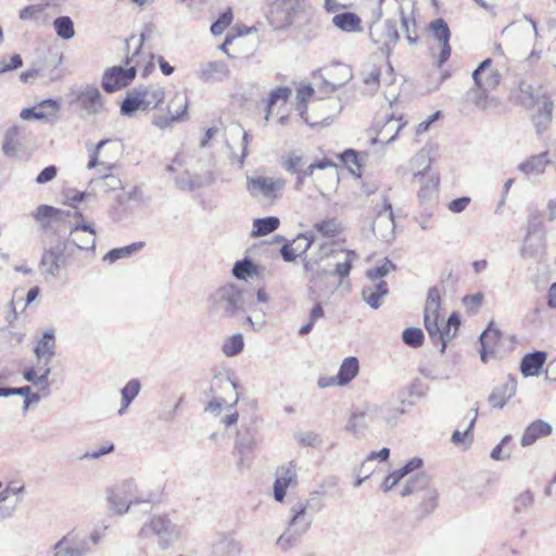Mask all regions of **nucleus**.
<instances>
[{
  "instance_id": "f257e3e1",
  "label": "nucleus",
  "mask_w": 556,
  "mask_h": 556,
  "mask_svg": "<svg viewBox=\"0 0 556 556\" xmlns=\"http://www.w3.org/2000/svg\"><path fill=\"white\" fill-rule=\"evenodd\" d=\"M153 500V494L142 492L132 478L124 479L106 490L109 510L117 516L132 511L138 505L150 508Z\"/></svg>"
},
{
  "instance_id": "f03ea898",
  "label": "nucleus",
  "mask_w": 556,
  "mask_h": 556,
  "mask_svg": "<svg viewBox=\"0 0 556 556\" xmlns=\"http://www.w3.org/2000/svg\"><path fill=\"white\" fill-rule=\"evenodd\" d=\"M243 311V291L233 283L217 288L208 298V312L213 316L232 318Z\"/></svg>"
},
{
  "instance_id": "7ed1b4c3",
  "label": "nucleus",
  "mask_w": 556,
  "mask_h": 556,
  "mask_svg": "<svg viewBox=\"0 0 556 556\" xmlns=\"http://www.w3.org/2000/svg\"><path fill=\"white\" fill-rule=\"evenodd\" d=\"M165 99V89L159 85L138 86L131 89L121 104L124 116H132L138 111L156 109Z\"/></svg>"
},
{
  "instance_id": "20e7f679",
  "label": "nucleus",
  "mask_w": 556,
  "mask_h": 556,
  "mask_svg": "<svg viewBox=\"0 0 556 556\" xmlns=\"http://www.w3.org/2000/svg\"><path fill=\"white\" fill-rule=\"evenodd\" d=\"M74 254L70 243L59 238L51 239L43 245L39 263L41 274L46 278H59L61 269L67 265L68 258Z\"/></svg>"
},
{
  "instance_id": "39448f33",
  "label": "nucleus",
  "mask_w": 556,
  "mask_h": 556,
  "mask_svg": "<svg viewBox=\"0 0 556 556\" xmlns=\"http://www.w3.org/2000/svg\"><path fill=\"white\" fill-rule=\"evenodd\" d=\"M286 184L283 177L252 176L247 178V191L262 205L273 206L282 198Z\"/></svg>"
},
{
  "instance_id": "423d86ee",
  "label": "nucleus",
  "mask_w": 556,
  "mask_h": 556,
  "mask_svg": "<svg viewBox=\"0 0 556 556\" xmlns=\"http://www.w3.org/2000/svg\"><path fill=\"white\" fill-rule=\"evenodd\" d=\"M413 165L417 167L414 180L419 185L418 197L420 200H431L437 197L439 177L431 172V160L427 152L420 151L413 159Z\"/></svg>"
},
{
  "instance_id": "0eeeda50",
  "label": "nucleus",
  "mask_w": 556,
  "mask_h": 556,
  "mask_svg": "<svg viewBox=\"0 0 556 556\" xmlns=\"http://www.w3.org/2000/svg\"><path fill=\"white\" fill-rule=\"evenodd\" d=\"M179 528L166 515H155L144 522L138 532L141 540L156 536L163 546L169 545L179 536Z\"/></svg>"
},
{
  "instance_id": "6e6552de",
  "label": "nucleus",
  "mask_w": 556,
  "mask_h": 556,
  "mask_svg": "<svg viewBox=\"0 0 556 556\" xmlns=\"http://www.w3.org/2000/svg\"><path fill=\"white\" fill-rule=\"evenodd\" d=\"M346 430L353 434H362L365 430L383 433L379 405H366L362 410L353 413L346 424Z\"/></svg>"
},
{
  "instance_id": "1a4fd4ad",
  "label": "nucleus",
  "mask_w": 556,
  "mask_h": 556,
  "mask_svg": "<svg viewBox=\"0 0 556 556\" xmlns=\"http://www.w3.org/2000/svg\"><path fill=\"white\" fill-rule=\"evenodd\" d=\"M429 29L432 36L430 51L432 56L437 59L438 66L441 67L451 55V31L448 25L442 18L431 22Z\"/></svg>"
},
{
  "instance_id": "9d476101",
  "label": "nucleus",
  "mask_w": 556,
  "mask_h": 556,
  "mask_svg": "<svg viewBox=\"0 0 556 556\" xmlns=\"http://www.w3.org/2000/svg\"><path fill=\"white\" fill-rule=\"evenodd\" d=\"M89 549L86 536L71 531L54 544L53 556H86Z\"/></svg>"
},
{
  "instance_id": "9b49d317",
  "label": "nucleus",
  "mask_w": 556,
  "mask_h": 556,
  "mask_svg": "<svg viewBox=\"0 0 556 556\" xmlns=\"http://www.w3.org/2000/svg\"><path fill=\"white\" fill-rule=\"evenodd\" d=\"M439 313L440 295L438 290L431 289L428 292L424 311V324L431 341L442 339V334L440 333Z\"/></svg>"
},
{
  "instance_id": "f8f14e48",
  "label": "nucleus",
  "mask_w": 556,
  "mask_h": 556,
  "mask_svg": "<svg viewBox=\"0 0 556 556\" xmlns=\"http://www.w3.org/2000/svg\"><path fill=\"white\" fill-rule=\"evenodd\" d=\"M395 21L384 20L383 23L372 21L369 35L371 40L381 46V49L390 50L395 46L400 36Z\"/></svg>"
},
{
  "instance_id": "ddd939ff",
  "label": "nucleus",
  "mask_w": 556,
  "mask_h": 556,
  "mask_svg": "<svg viewBox=\"0 0 556 556\" xmlns=\"http://www.w3.org/2000/svg\"><path fill=\"white\" fill-rule=\"evenodd\" d=\"M293 0H265V16L268 23L279 29L290 24Z\"/></svg>"
},
{
  "instance_id": "4468645a",
  "label": "nucleus",
  "mask_w": 556,
  "mask_h": 556,
  "mask_svg": "<svg viewBox=\"0 0 556 556\" xmlns=\"http://www.w3.org/2000/svg\"><path fill=\"white\" fill-rule=\"evenodd\" d=\"M135 77L132 67L113 66L104 72L102 87L106 92L112 93L127 87Z\"/></svg>"
},
{
  "instance_id": "2eb2a0df",
  "label": "nucleus",
  "mask_w": 556,
  "mask_h": 556,
  "mask_svg": "<svg viewBox=\"0 0 556 556\" xmlns=\"http://www.w3.org/2000/svg\"><path fill=\"white\" fill-rule=\"evenodd\" d=\"M144 39L146 35L142 33L136 51L131 55L127 56L125 61L126 66L134 68L135 75L137 72H140L142 77L149 76L155 66L154 55L150 51H146L143 49Z\"/></svg>"
},
{
  "instance_id": "dca6fc26",
  "label": "nucleus",
  "mask_w": 556,
  "mask_h": 556,
  "mask_svg": "<svg viewBox=\"0 0 556 556\" xmlns=\"http://www.w3.org/2000/svg\"><path fill=\"white\" fill-rule=\"evenodd\" d=\"M298 484V473L295 465L290 463L288 466H281L277 469L276 480L274 483V498L282 503L289 486Z\"/></svg>"
},
{
  "instance_id": "f3484780",
  "label": "nucleus",
  "mask_w": 556,
  "mask_h": 556,
  "mask_svg": "<svg viewBox=\"0 0 556 556\" xmlns=\"http://www.w3.org/2000/svg\"><path fill=\"white\" fill-rule=\"evenodd\" d=\"M308 501H299L290 508L288 526L303 535L311 529L313 518L307 514Z\"/></svg>"
},
{
  "instance_id": "a211bd4d",
  "label": "nucleus",
  "mask_w": 556,
  "mask_h": 556,
  "mask_svg": "<svg viewBox=\"0 0 556 556\" xmlns=\"http://www.w3.org/2000/svg\"><path fill=\"white\" fill-rule=\"evenodd\" d=\"M472 79L476 86L494 90L500 84L501 75L492 67V60L485 59L473 71Z\"/></svg>"
},
{
  "instance_id": "6ab92c4d",
  "label": "nucleus",
  "mask_w": 556,
  "mask_h": 556,
  "mask_svg": "<svg viewBox=\"0 0 556 556\" xmlns=\"http://www.w3.org/2000/svg\"><path fill=\"white\" fill-rule=\"evenodd\" d=\"M76 100L88 114H99L103 110V100L96 86H85L77 94Z\"/></svg>"
},
{
  "instance_id": "aec40b11",
  "label": "nucleus",
  "mask_w": 556,
  "mask_h": 556,
  "mask_svg": "<svg viewBox=\"0 0 556 556\" xmlns=\"http://www.w3.org/2000/svg\"><path fill=\"white\" fill-rule=\"evenodd\" d=\"M480 358L482 363H488L491 357L497 354V343L501 340V332L493 326V323L480 334Z\"/></svg>"
},
{
  "instance_id": "412c9836",
  "label": "nucleus",
  "mask_w": 556,
  "mask_h": 556,
  "mask_svg": "<svg viewBox=\"0 0 556 556\" xmlns=\"http://www.w3.org/2000/svg\"><path fill=\"white\" fill-rule=\"evenodd\" d=\"M70 249L91 250L96 248V232L89 225H76L71 231Z\"/></svg>"
},
{
  "instance_id": "4be33fe9",
  "label": "nucleus",
  "mask_w": 556,
  "mask_h": 556,
  "mask_svg": "<svg viewBox=\"0 0 556 556\" xmlns=\"http://www.w3.org/2000/svg\"><path fill=\"white\" fill-rule=\"evenodd\" d=\"M214 179V175L211 172L204 174L185 172L176 178V186L184 191H193L212 185Z\"/></svg>"
},
{
  "instance_id": "5701e85b",
  "label": "nucleus",
  "mask_w": 556,
  "mask_h": 556,
  "mask_svg": "<svg viewBox=\"0 0 556 556\" xmlns=\"http://www.w3.org/2000/svg\"><path fill=\"white\" fill-rule=\"evenodd\" d=\"M517 390V379L508 376L505 383L496 387L489 395V403L494 408H503L506 402L511 399Z\"/></svg>"
},
{
  "instance_id": "b1692460",
  "label": "nucleus",
  "mask_w": 556,
  "mask_h": 556,
  "mask_svg": "<svg viewBox=\"0 0 556 556\" xmlns=\"http://www.w3.org/2000/svg\"><path fill=\"white\" fill-rule=\"evenodd\" d=\"M553 428L549 422L543 419L532 421L525 430L520 444L523 447L534 444L539 439L547 437L552 433Z\"/></svg>"
},
{
  "instance_id": "393cba45",
  "label": "nucleus",
  "mask_w": 556,
  "mask_h": 556,
  "mask_svg": "<svg viewBox=\"0 0 556 556\" xmlns=\"http://www.w3.org/2000/svg\"><path fill=\"white\" fill-rule=\"evenodd\" d=\"M230 71L223 61H212L201 64L198 75L203 81H222L229 77Z\"/></svg>"
},
{
  "instance_id": "a878e982",
  "label": "nucleus",
  "mask_w": 556,
  "mask_h": 556,
  "mask_svg": "<svg viewBox=\"0 0 556 556\" xmlns=\"http://www.w3.org/2000/svg\"><path fill=\"white\" fill-rule=\"evenodd\" d=\"M371 230L377 238L390 242L395 236V223L393 213L374 216Z\"/></svg>"
},
{
  "instance_id": "bb28decb",
  "label": "nucleus",
  "mask_w": 556,
  "mask_h": 556,
  "mask_svg": "<svg viewBox=\"0 0 556 556\" xmlns=\"http://www.w3.org/2000/svg\"><path fill=\"white\" fill-rule=\"evenodd\" d=\"M350 77V72L345 66L336 65L326 68V75L320 74L326 92H333L343 86Z\"/></svg>"
},
{
  "instance_id": "cd10ccee",
  "label": "nucleus",
  "mask_w": 556,
  "mask_h": 556,
  "mask_svg": "<svg viewBox=\"0 0 556 556\" xmlns=\"http://www.w3.org/2000/svg\"><path fill=\"white\" fill-rule=\"evenodd\" d=\"M242 544L230 534H224L212 545L213 556H241Z\"/></svg>"
},
{
  "instance_id": "c85d7f7f",
  "label": "nucleus",
  "mask_w": 556,
  "mask_h": 556,
  "mask_svg": "<svg viewBox=\"0 0 556 556\" xmlns=\"http://www.w3.org/2000/svg\"><path fill=\"white\" fill-rule=\"evenodd\" d=\"M122 187V180L119 177L112 173H105L99 177L92 178L89 181V189L93 195L99 193H109L115 191Z\"/></svg>"
},
{
  "instance_id": "c756f323",
  "label": "nucleus",
  "mask_w": 556,
  "mask_h": 556,
  "mask_svg": "<svg viewBox=\"0 0 556 556\" xmlns=\"http://www.w3.org/2000/svg\"><path fill=\"white\" fill-rule=\"evenodd\" d=\"M546 353L542 351L526 354L520 363V371L522 376L526 378L539 376L546 362Z\"/></svg>"
},
{
  "instance_id": "7c9ffc66",
  "label": "nucleus",
  "mask_w": 556,
  "mask_h": 556,
  "mask_svg": "<svg viewBox=\"0 0 556 556\" xmlns=\"http://www.w3.org/2000/svg\"><path fill=\"white\" fill-rule=\"evenodd\" d=\"M382 17L395 22L400 18L403 25L407 24V21L403 16V10L399 0H379L378 10L375 13L374 21L380 22Z\"/></svg>"
},
{
  "instance_id": "2f4dec72",
  "label": "nucleus",
  "mask_w": 556,
  "mask_h": 556,
  "mask_svg": "<svg viewBox=\"0 0 556 556\" xmlns=\"http://www.w3.org/2000/svg\"><path fill=\"white\" fill-rule=\"evenodd\" d=\"M388 293L389 288L386 281L370 282L363 288L362 298L369 307L377 309L381 306V299Z\"/></svg>"
},
{
  "instance_id": "473e14b6",
  "label": "nucleus",
  "mask_w": 556,
  "mask_h": 556,
  "mask_svg": "<svg viewBox=\"0 0 556 556\" xmlns=\"http://www.w3.org/2000/svg\"><path fill=\"white\" fill-rule=\"evenodd\" d=\"M492 89L476 86L467 92L468 99L480 110L488 111L497 106V99L490 96Z\"/></svg>"
},
{
  "instance_id": "72a5a7b5",
  "label": "nucleus",
  "mask_w": 556,
  "mask_h": 556,
  "mask_svg": "<svg viewBox=\"0 0 556 556\" xmlns=\"http://www.w3.org/2000/svg\"><path fill=\"white\" fill-rule=\"evenodd\" d=\"M39 362H45V366H49L50 361L55 354V340L53 331H47L39 340L34 350Z\"/></svg>"
},
{
  "instance_id": "f704fd0d",
  "label": "nucleus",
  "mask_w": 556,
  "mask_h": 556,
  "mask_svg": "<svg viewBox=\"0 0 556 556\" xmlns=\"http://www.w3.org/2000/svg\"><path fill=\"white\" fill-rule=\"evenodd\" d=\"M232 275L239 280L258 279L262 276V268L245 257L235 263Z\"/></svg>"
},
{
  "instance_id": "c9c22d12",
  "label": "nucleus",
  "mask_w": 556,
  "mask_h": 556,
  "mask_svg": "<svg viewBox=\"0 0 556 556\" xmlns=\"http://www.w3.org/2000/svg\"><path fill=\"white\" fill-rule=\"evenodd\" d=\"M332 23L334 26H337L343 31L358 33L362 30L361 18L358 17V15L352 12H345L334 15L332 17Z\"/></svg>"
},
{
  "instance_id": "e433bc0d",
  "label": "nucleus",
  "mask_w": 556,
  "mask_h": 556,
  "mask_svg": "<svg viewBox=\"0 0 556 556\" xmlns=\"http://www.w3.org/2000/svg\"><path fill=\"white\" fill-rule=\"evenodd\" d=\"M359 371V362L354 356H349L343 359L337 374L338 379L342 382L343 387L348 386Z\"/></svg>"
},
{
  "instance_id": "4c0bfd02",
  "label": "nucleus",
  "mask_w": 556,
  "mask_h": 556,
  "mask_svg": "<svg viewBox=\"0 0 556 556\" xmlns=\"http://www.w3.org/2000/svg\"><path fill=\"white\" fill-rule=\"evenodd\" d=\"M21 132L22 128L15 125L5 131L2 143V151L5 155L15 156L17 154L21 147Z\"/></svg>"
},
{
  "instance_id": "58836bf2",
  "label": "nucleus",
  "mask_w": 556,
  "mask_h": 556,
  "mask_svg": "<svg viewBox=\"0 0 556 556\" xmlns=\"http://www.w3.org/2000/svg\"><path fill=\"white\" fill-rule=\"evenodd\" d=\"M280 220L276 216H268L263 218H255L253 220L252 237H262L269 235L278 229Z\"/></svg>"
},
{
  "instance_id": "ea45409f",
  "label": "nucleus",
  "mask_w": 556,
  "mask_h": 556,
  "mask_svg": "<svg viewBox=\"0 0 556 556\" xmlns=\"http://www.w3.org/2000/svg\"><path fill=\"white\" fill-rule=\"evenodd\" d=\"M547 163V153H541L519 164L518 169L526 175H539L544 172Z\"/></svg>"
},
{
  "instance_id": "a19ab883",
  "label": "nucleus",
  "mask_w": 556,
  "mask_h": 556,
  "mask_svg": "<svg viewBox=\"0 0 556 556\" xmlns=\"http://www.w3.org/2000/svg\"><path fill=\"white\" fill-rule=\"evenodd\" d=\"M37 110V119L45 122H54L59 118L60 104L58 101L48 99L35 105Z\"/></svg>"
},
{
  "instance_id": "79ce46f5",
  "label": "nucleus",
  "mask_w": 556,
  "mask_h": 556,
  "mask_svg": "<svg viewBox=\"0 0 556 556\" xmlns=\"http://www.w3.org/2000/svg\"><path fill=\"white\" fill-rule=\"evenodd\" d=\"M429 477L425 472H417L412 476L405 483L404 488L400 492L402 497L417 493L419 491L428 490Z\"/></svg>"
},
{
  "instance_id": "37998d69",
  "label": "nucleus",
  "mask_w": 556,
  "mask_h": 556,
  "mask_svg": "<svg viewBox=\"0 0 556 556\" xmlns=\"http://www.w3.org/2000/svg\"><path fill=\"white\" fill-rule=\"evenodd\" d=\"M510 97L515 102L527 108H530L535 103L533 88L526 81L520 83L517 88L513 89Z\"/></svg>"
},
{
  "instance_id": "c03bdc74",
  "label": "nucleus",
  "mask_w": 556,
  "mask_h": 556,
  "mask_svg": "<svg viewBox=\"0 0 556 556\" xmlns=\"http://www.w3.org/2000/svg\"><path fill=\"white\" fill-rule=\"evenodd\" d=\"M404 413L403 409L391 406H380V419L382 425V431L387 432L399 424L401 415Z\"/></svg>"
},
{
  "instance_id": "a18cd8bd",
  "label": "nucleus",
  "mask_w": 556,
  "mask_h": 556,
  "mask_svg": "<svg viewBox=\"0 0 556 556\" xmlns=\"http://www.w3.org/2000/svg\"><path fill=\"white\" fill-rule=\"evenodd\" d=\"M51 372V369L49 366H45V372L38 374L37 370L33 367L26 368L23 371L24 379L28 382L34 383L35 386H38L46 392V394H49V375Z\"/></svg>"
},
{
  "instance_id": "49530a36",
  "label": "nucleus",
  "mask_w": 556,
  "mask_h": 556,
  "mask_svg": "<svg viewBox=\"0 0 556 556\" xmlns=\"http://www.w3.org/2000/svg\"><path fill=\"white\" fill-rule=\"evenodd\" d=\"M169 114L179 115V121H185L188 117V98L184 92H177L170 99L167 105Z\"/></svg>"
},
{
  "instance_id": "de8ad7c7",
  "label": "nucleus",
  "mask_w": 556,
  "mask_h": 556,
  "mask_svg": "<svg viewBox=\"0 0 556 556\" xmlns=\"http://www.w3.org/2000/svg\"><path fill=\"white\" fill-rule=\"evenodd\" d=\"M140 389H141V383L138 379H131L125 384V387L121 391L122 407L118 409L119 415H123L124 412L128 408L130 403L139 394Z\"/></svg>"
},
{
  "instance_id": "09e8293b",
  "label": "nucleus",
  "mask_w": 556,
  "mask_h": 556,
  "mask_svg": "<svg viewBox=\"0 0 556 556\" xmlns=\"http://www.w3.org/2000/svg\"><path fill=\"white\" fill-rule=\"evenodd\" d=\"M478 416V408L473 409L472 417L464 431L456 429L452 434V442L456 445L468 446L472 442V428Z\"/></svg>"
},
{
  "instance_id": "8fccbe9b",
  "label": "nucleus",
  "mask_w": 556,
  "mask_h": 556,
  "mask_svg": "<svg viewBox=\"0 0 556 556\" xmlns=\"http://www.w3.org/2000/svg\"><path fill=\"white\" fill-rule=\"evenodd\" d=\"M249 309L251 313L247 315L245 320L250 328L254 331L262 330L267 323L265 311L258 307L256 303H252Z\"/></svg>"
},
{
  "instance_id": "3c124183",
  "label": "nucleus",
  "mask_w": 556,
  "mask_h": 556,
  "mask_svg": "<svg viewBox=\"0 0 556 556\" xmlns=\"http://www.w3.org/2000/svg\"><path fill=\"white\" fill-rule=\"evenodd\" d=\"M141 248H142L141 242L132 243L130 245H126V247H122V248H116V249L109 251L104 255L103 260L109 263H114L118 260L127 258V257L131 256L134 253L139 251Z\"/></svg>"
},
{
  "instance_id": "603ef678",
  "label": "nucleus",
  "mask_w": 556,
  "mask_h": 556,
  "mask_svg": "<svg viewBox=\"0 0 556 556\" xmlns=\"http://www.w3.org/2000/svg\"><path fill=\"white\" fill-rule=\"evenodd\" d=\"M314 89L311 85L303 86L298 89L296 92V111L300 113L301 117L309 125H313L309 123L306 114H307V105L306 101L313 96Z\"/></svg>"
},
{
  "instance_id": "864d4df0",
  "label": "nucleus",
  "mask_w": 556,
  "mask_h": 556,
  "mask_svg": "<svg viewBox=\"0 0 556 556\" xmlns=\"http://www.w3.org/2000/svg\"><path fill=\"white\" fill-rule=\"evenodd\" d=\"M303 536L300 532H294V529L289 526L285 532L277 539L276 544L285 552L298 546L301 538Z\"/></svg>"
},
{
  "instance_id": "5fc2aeb1",
  "label": "nucleus",
  "mask_w": 556,
  "mask_h": 556,
  "mask_svg": "<svg viewBox=\"0 0 556 556\" xmlns=\"http://www.w3.org/2000/svg\"><path fill=\"white\" fill-rule=\"evenodd\" d=\"M54 29L62 39H72L75 35L74 23L68 16H60L53 21Z\"/></svg>"
},
{
  "instance_id": "6e6d98bb",
  "label": "nucleus",
  "mask_w": 556,
  "mask_h": 556,
  "mask_svg": "<svg viewBox=\"0 0 556 556\" xmlns=\"http://www.w3.org/2000/svg\"><path fill=\"white\" fill-rule=\"evenodd\" d=\"M244 346V340L243 336L240 333L233 334L229 338H227L223 344V353L228 356L232 357L238 354H240Z\"/></svg>"
},
{
  "instance_id": "4d7b16f0",
  "label": "nucleus",
  "mask_w": 556,
  "mask_h": 556,
  "mask_svg": "<svg viewBox=\"0 0 556 556\" xmlns=\"http://www.w3.org/2000/svg\"><path fill=\"white\" fill-rule=\"evenodd\" d=\"M363 83L369 87L370 91L377 90L380 84V67L376 64L366 66L363 72Z\"/></svg>"
},
{
  "instance_id": "13d9d810",
  "label": "nucleus",
  "mask_w": 556,
  "mask_h": 556,
  "mask_svg": "<svg viewBox=\"0 0 556 556\" xmlns=\"http://www.w3.org/2000/svg\"><path fill=\"white\" fill-rule=\"evenodd\" d=\"M394 269L395 265L391 261L386 260L382 265L368 269L366 271V277L370 282L377 283L378 281H383L382 278Z\"/></svg>"
},
{
  "instance_id": "bf43d9fd",
  "label": "nucleus",
  "mask_w": 556,
  "mask_h": 556,
  "mask_svg": "<svg viewBox=\"0 0 556 556\" xmlns=\"http://www.w3.org/2000/svg\"><path fill=\"white\" fill-rule=\"evenodd\" d=\"M290 94L291 89L288 87H278L270 92L269 98L267 100V110L265 115L266 121L269 119L273 106L277 104L278 101L286 102Z\"/></svg>"
},
{
  "instance_id": "052dcab7",
  "label": "nucleus",
  "mask_w": 556,
  "mask_h": 556,
  "mask_svg": "<svg viewBox=\"0 0 556 556\" xmlns=\"http://www.w3.org/2000/svg\"><path fill=\"white\" fill-rule=\"evenodd\" d=\"M314 228L325 237H334L341 229L340 224L336 218L318 222L314 225Z\"/></svg>"
},
{
  "instance_id": "680f3d73",
  "label": "nucleus",
  "mask_w": 556,
  "mask_h": 556,
  "mask_svg": "<svg viewBox=\"0 0 556 556\" xmlns=\"http://www.w3.org/2000/svg\"><path fill=\"white\" fill-rule=\"evenodd\" d=\"M343 260L338 261L336 263V275H338L341 278L348 277L351 271L352 262L356 257L355 252L353 251H342Z\"/></svg>"
},
{
  "instance_id": "e2e57ef3",
  "label": "nucleus",
  "mask_w": 556,
  "mask_h": 556,
  "mask_svg": "<svg viewBox=\"0 0 556 556\" xmlns=\"http://www.w3.org/2000/svg\"><path fill=\"white\" fill-rule=\"evenodd\" d=\"M58 213L59 210L54 208L53 206L42 204L37 207L33 216L42 227H48L50 219Z\"/></svg>"
},
{
  "instance_id": "0e129e2a",
  "label": "nucleus",
  "mask_w": 556,
  "mask_h": 556,
  "mask_svg": "<svg viewBox=\"0 0 556 556\" xmlns=\"http://www.w3.org/2000/svg\"><path fill=\"white\" fill-rule=\"evenodd\" d=\"M110 141H111L110 139H103V140H100L96 146L88 147V153H89V162L87 164L88 169H92V168H96L97 166L105 165L104 162L100 161V151Z\"/></svg>"
},
{
  "instance_id": "69168bd1",
  "label": "nucleus",
  "mask_w": 556,
  "mask_h": 556,
  "mask_svg": "<svg viewBox=\"0 0 556 556\" xmlns=\"http://www.w3.org/2000/svg\"><path fill=\"white\" fill-rule=\"evenodd\" d=\"M424 332L420 328H406L403 331L402 339L405 344L412 346V348H418L424 342Z\"/></svg>"
},
{
  "instance_id": "338daca9",
  "label": "nucleus",
  "mask_w": 556,
  "mask_h": 556,
  "mask_svg": "<svg viewBox=\"0 0 556 556\" xmlns=\"http://www.w3.org/2000/svg\"><path fill=\"white\" fill-rule=\"evenodd\" d=\"M298 443L302 446L317 447L323 444L320 435L313 431L299 432L295 434Z\"/></svg>"
},
{
  "instance_id": "774afa93",
  "label": "nucleus",
  "mask_w": 556,
  "mask_h": 556,
  "mask_svg": "<svg viewBox=\"0 0 556 556\" xmlns=\"http://www.w3.org/2000/svg\"><path fill=\"white\" fill-rule=\"evenodd\" d=\"M303 165V156L296 153L289 154L281 162V166L290 174L300 173Z\"/></svg>"
}]
</instances>
